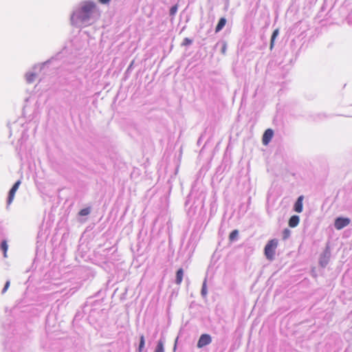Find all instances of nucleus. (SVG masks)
<instances>
[{"mask_svg":"<svg viewBox=\"0 0 352 352\" xmlns=\"http://www.w3.org/2000/svg\"><path fill=\"white\" fill-rule=\"evenodd\" d=\"M144 336H142L141 338H140V345H139V351L141 352L143 347H144Z\"/></svg>","mask_w":352,"mask_h":352,"instance_id":"412c9836","label":"nucleus"},{"mask_svg":"<svg viewBox=\"0 0 352 352\" xmlns=\"http://www.w3.org/2000/svg\"><path fill=\"white\" fill-rule=\"evenodd\" d=\"M1 250L3 252L4 257L5 258L7 257V251H8V246L7 242L6 241H2L1 245Z\"/></svg>","mask_w":352,"mask_h":352,"instance_id":"dca6fc26","label":"nucleus"},{"mask_svg":"<svg viewBox=\"0 0 352 352\" xmlns=\"http://www.w3.org/2000/svg\"><path fill=\"white\" fill-rule=\"evenodd\" d=\"M111 0H98V1L102 4H107L110 2Z\"/></svg>","mask_w":352,"mask_h":352,"instance_id":"a878e982","label":"nucleus"},{"mask_svg":"<svg viewBox=\"0 0 352 352\" xmlns=\"http://www.w3.org/2000/svg\"><path fill=\"white\" fill-rule=\"evenodd\" d=\"M96 10V4L93 2H85L81 8L82 21H86L90 18L91 14Z\"/></svg>","mask_w":352,"mask_h":352,"instance_id":"f03ea898","label":"nucleus"},{"mask_svg":"<svg viewBox=\"0 0 352 352\" xmlns=\"http://www.w3.org/2000/svg\"><path fill=\"white\" fill-rule=\"evenodd\" d=\"M90 212V209L89 208H83L80 210L79 215L80 216H86L88 215Z\"/></svg>","mask_w":352,"mask_h":352,"instance_id":"a211bd4d","label":"nucleus"},{"mask_svg":"<svg viewBox=\"0 0 352 352\" xmlns=\"http://www.w3.org/2000/svg\"><path fill=\"white\" fill-rule=\"evenodd\" d=\"M226 23V19L225 18H221L218 22V24L215 28V32L221 31Z\"/></svg>","mask_w":352,"mask_h":352,"instance_id":"1a4fd4ad","label":"nucleus"},{"mask_svg":"<svg viewBox=\"0 0 352 352\" xmlns=\"http://www.w3.org/2000/svg\"><path fill=\"white\" fill-rule=\"evenodd\" d=\"M290 235V230L288 229H285L283 233V239L284 240L287 239Z\"/></svg>","mask_w":352,"mask_h":352,"instance_id":"aec40b11","label":"nucleus"},{"mask_svg":"<svg viewBox=\"0 0 352 352\" xmlns=\"http://www.w3.org/2000/svg\"><path fill=\"white\" fill-rule=\"evenodd\" d=\"M10 280H8L6 284H5V286L2 290V293L4 294L6 292V291L8 290V289L10 287Z\"/></svg>","mask_w":352,"mask_h":352,"instance_id":"5701e85b","label":"nucleus"},{"mask_svg":"<svg viewBox=\"0 0 352 352\" xmlns=\"http://www.w3.org/2000/svg\"><path fill=\"white\" fill-rule=\"evenodd\" d=\"M212 342V338L209 334L204 333L202 334L197 342L198 348H203L206 345H208Z\"/></svg>","mask_w":352,"mask_h":352,"instance_id":"20e7f679","label":"nucleus"},{"mask_svg":"<svg viewBox=\"0 0 352 352\" xmlns=\"http://www.w3.org/2000/svg\"><path fill=\"white\" fill-rule=\"evenodd\" d=\"M350 223L351 219L348 217H337L334 221V227L340 230L349 226Z\"/></svg>","mask_w":352,"mask_h":352,"instance_id":"7ed1b4c3","label":"nucleus"},{"mask_svg":"<svg viewBox=\"0 0 352 352\" xmlns=\"http://www.w3.org/2000/svg\"><path fill=\"white\" fill-rule=\"evenodd\" d=\"M192 43V40L188 38H184V41H183V45H190L191 43Z\"/></svg>","mask_w":352,"mask_h":352,"instance_id":"4be33fe9","label":"nucleus"},{"mask_svg":"<svg viewBox=\"0 0 352 352\" xmlns=\"http://www.w3.org/2000/svg\"><path fill=\"white\" fill-rule=\"evenodd\" d=\"M21 184V181L20 180H18L14 185L12 187V188H13L14 190H17L19 186Z\"/></svg>","mask_w":352,"mask_h":352,"instance_id":"b1692460","label":"nucleus"},{"mask_svg":"<svg viewBox=\"0 0 352 352\" xmlns=\"http://www.w3.org/2000/svg\"><path fill=\"white\" fill-rule=\"evenodd\" d=\"M278 246V240L276 239H273L270 240L266 244L264 252L266 258L272 261L274 258L276 249Z\"/></svg>","mask_w":352,"mask_h":352,"instance_id":"f257e3e1","label":"nucleus"},{"mask_svg":"<svg viewBox=\"0 0 352 352\" xmlns=\"http://www.w3.org/2000/svg\"><path fill=\"white\" fill-rule=\"evenodd\" d=\"M16 192V190H14L13 188L10 189V190L9 192L8 199V204H10L12 203V201H13Z\"/></svg>","mask_w":352,"mask_h":352,"instance_id":"4468645a","label":"nucleus"},{"mask_svg":"<svg viewBox=\"0 0 352 352\" xmlns=\"http://www.w3.org/2000/svg\"><path fill=\"white\" fill-rule=\"evenodd\" d=\"M206 283H207V278H206L204 280L201 291V294L204 298L206 297L207 294H208Z\"/></svg>","mask_w":352,"mask_h":352,"instance_id":"9b49d317","label":"nucleus"},{"mask_svg":"<svg viewBox=\"0 0 352 352\" xmlns=\"http://www.w3.org/2000/svg\"><path fill=\"white\" fill-rule=\"evenodd\" d=\"M278 34H279V30L278 29H276L272 33V35L271 37V41H270V47L271 50L274 47V41H275L276 38L278 36Z\"/></svg>","mask_w":352,"mask_h":352,"instance_id":"9d476101","label":"nucleus"},{"mask_svg":"<svg viewBox=\"0 0 352 352\" xmlns=\"http://www.w3.org/2000/svg\"><path fill=\"white\" fill-rule=\"evenodd\" d=\"M155 352H164V341L162 339L157 343Z\"/></svg>","mask_w":352,"mask_h":352,"instance_id":"2eb2a0df","label":"nucleus"},{"mask_svg":"<svg viewBox=\"0 0 352 352\" xmlns=\"http://www.w3.org/2000/svg\"><path fill=\"white\" fill-rule=\"evenodd\" d=\"M183 276H184V270L182 268H180L177 271V273H176V278H175L176 284L179 285L182 283V281L183 280Z\"/></svg>","mask_w":352,"mask_h":352,"instance_id":"6e6552de","label":"nucleus"},{"mask_svg":"<svg viewBox=\"0 0 352 352\" xmlns=\"http://www.w3.org/2000/svg\"><path fill=\"white\" fill-rule=\"evenodd\" d=\"M273 135H274V131L272 129H267L264 132V134L263 135V139H262L263 144L264 145H267L269 144V142L271 141V140L273 137Z\"/></svg>","mask_w":352,"mask_h":352,"instance_id":"39448f33","label":"nucleus"},{"mask_svg":"<svg viewBox=\"0 0 352 352\" xmlns=\"http://www.w3.org/2000/svg\"><path fill=\"white\" fill-rule=\"evenodd\" d=\"M177 5H174L173 6H172L170 9V15L174 16L177 12Z\"/></svg>","mask_w":352,"mask_h":352,"instance_id":"6ab92c4d","label":"nucleus"},{"mask_svg":"<svg viewBox=\"0 0 352 352\" xmlns=\"http://www.w3.org/2000/svg\"><path fill=\"white\" fill-rule=\"evenodd\" d=\"M239 236V232L237 230H234L232 231V232L230 234L229 239L230 241H234L238 238Z\"/></svg>","mask_w":352,"mask_h":352,"instance_id":"f3484780","label":"nucleus"},{"mask_svg":"<svg viewBox=\"0 0 352 352\" xmlns=\"http://www.w3.org/2000/svg\"><path fill=\"white\" fill-rule=\"evenodd\" d=\"M329 261V257L325 254L320 257V264L322 267H324Z\"/></svg>","mask_w":352,"mask_h":352,"instance_id":"f8f14e48","label":"nucleus"},{"mask_svg":"<svg viewBox=\"0 0 352 352\" xmlns=\"http://www.w3.org/2000/svg\"><path fill=\"white\" fill-rule=\"evenodd\" d=\"M226 49H227V44L226 42H223V46H222V48H221V52L222 54H225L226 52Z\"/></svg>","mask_w":352,"mask_h":352,"instance_id":"393cba45","label":"nucleus"},{"mask_svg":"<svg viewBox=\"0 0 352 352\" xmlns=\"http://www.w3.org/2000/svg\"><path fill=\"white\" fill-rule=\"evenodd\" d=\"M299 217L296 215L292 216L289 220V226L292 228H294L299 223Z\"/></svg>","mask_w":352,"mask_h":352,"instance_id":"0eeeda50","label":"nucleus"},{"mask_svg":"<svg viewBox=\"0 0 352 352\" xmlns=\"http://www.w3.org/2000/svg\"><path fill=\"white\" fill-rule=\"evenodd\" d=\"M16 192V190H14L13 188L10 189V190L9 192L8 199V204H10L12 203V201H13Z\"/></svg>","mask_w":352,"mask_h":352,"instance_id":"ddd939ff","label":"nucleus"},{"mask_svg":"<svg viewBox=\"0 0 352 352\" xmlns=\"http://www.w3.org/2000/svg\"><path fill=\"white\" fill-rule=\"evenodd\" d=\"M302 200H303V196L301 195L300 196L295 204H294V210L296 212H301L302 211Z\"/></svg>","mask_w":352,"mask_h":352,"instance_id":"423d86ee","label":"nucleus"}]
</instances>
